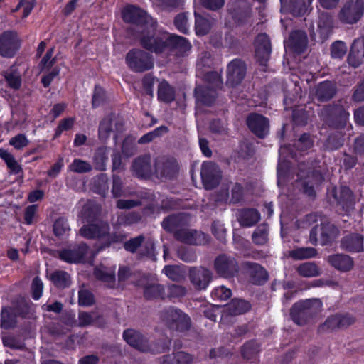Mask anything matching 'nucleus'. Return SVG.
Here are the masks:
<instances>
[{
  "instance_id": "nucleus-21",
  "label": "nucleus",
  "mask_w": 364,
  "mask_h": 364,
  "mask_svg": "<svg viewBox=\"0 0 364 364\" xmlns=\"http://www.w3.org/2000/svg\"><path fill=\"white\" fill-rule=\"evenodd\" d=\"M348 63L353 67H358L364 63V38L354 41L348 58Z\"/></svg>"
},
{
  "instance_id": "nucleus-18",
  "label": "nucleus",
  "mask_w": 364,
  "mask_h": 364,
  "mask_svg": "<svg viewBox=\"0 0 364 364\" xmlns=\"http://www.w3.org/2000/svg\"><path fill=\"white\" fill-rule=\"evenodd\" d=\"M190 277L192 284L196 289H204L211 280V273L205 268H193L190 272Z\"/></svg>"
},
{
  "instance_id": "nucleus-36",
  "label": "nucleus",
  "mask_w": 364,
  "mask_h": 364,
  "mask_svg": "<svg viewBox=\"0 0 364 364\" xmlns=\"http://www.w3.org/2000/svg\"><path fill=\"white\" fill-rule=\"evenodd\" d=\"M4 77L11 88L17 90L21 87V74L16 68H11L9 70L6 71L4 74Z\"/></svg>"
},
{
  "instance_id": "nucleus-15",
  "label": "nucleus",
  "mask_w": 364,
  "mask_h": 364,
  "mask_svg": "<svg viewBox=\"0 0 364 364\" xmlns=\"http://www.w3.org/2000/svg\"><path fill=\"white\" fill-rule=\"evenodd\" d=\"M271 46L269 38L264 33L259 34L255 40V55L261 65H264L269 58Z\"/></svg>"
},
{
  "instance_id": "nucleus-63",
  "label": "nucleus",
  "mask_w": 364,
  "mask_h": 364,
  "mask_svg": "<svg viewBox=\"0 0 364 364\" xmlns=\"http://www.w3.org/2000/svg\"><path fill=\"white\" fill-rule=\"evenodd\" d=\"M353 99L356 102L364 101V80L355 87L353 95Z\"/></svg>"
},
{
  "instance_id": "nucleus-54",
  "label": "nucleus",
  "mask_w": 364,
  "mask_h": 364,
  "mask_svg": "<svg viewBox=\"0 0 364 364\" xmlns=\"http://www.w3.org/2000/svg\"><path fill=\"white\" fill-rule=\"evenodd\" d=\"M105 101V91L100 87H95L93 97L92 105L96 107L100 105Z\"/></svg>"
},
{
  "instance_id": "nucleus-38",
  "label": "nucleus",
  "mask_w": 364,
  "mask_h": 364,
  "mask_svg": "<svg viewBox=\"0 0 364 364\" xmlns=\"http://www.w3.org/2000/svg\"><path fill=\"white\" fill-rule=\"evenodd\" d=\"M316 251L312 247H302L289 252V256L296 259H304L314 257Z\"/></svg>"
},
{
  "instance_id": "nucleus-5",
  "label": "nucleus",
  "mask_w": 364,
  "mask_h": 364,
  "mask_svg": "<svg viewBox=\"0 0 364 364\" xmlns=\"http://www.w3.org/2000/svg\"><path fill=\"white\" fill-rule=\"evenodd\" d=\"M363 11V2L361 0H352L341 8L338 18L344 23L353 24L359 21Z\"/></svg>"
},
{
  "instance_id": "nucleus-23",
  "label": "nucleus",
  "mask_w": 364,
  "mask_h": 364,
  "mask_svg": "<svg viewBox=\"0 0 364 364\" xmlns=\"http://www.w3.org/2000/svg\"><path fill=\"white\" fill-rule=\"evenodd\" d=\"M132 169L138 178H146L151 176L154 173H152L150 156H146L136 159L133 163Z\"/></svg>"
},
{
  "instance_id": "nucleus-6",
  "label": "nucleus",
  "mask_w": 364,
  "mask_h": 364,
  "mask_svg": "<svg viewBox=\"0 0 364 364\" xmlns=\"http://www.w3.org/2000/svg\"><path fill=\"white\" fill-rule=\"evenodd\" d=\"M338 234V229L331 223H321L314 227L310 232V240L313 244L326 245L334 239Z\"/></svg>"
},
{
  "instance_id": "nucleus-40",
  "label": "nucleus",
  "mask_w": 364,
  "mask_h": 364,
  "mask_svg": "<svg viewBox=\"0 0 364 364\" xmlns=\"http://www.w3.org/2000/svg\"><path fill=\"white\" fill-rule=\"evenodd\" d=\"M144 295L149 299L161 298L164 295V288L159 284L149 285L144 290Z\"/></svg>"
},
{
  "instance_id": "nucleus-20",
  "label": "nucleus",
  "mask_w": 364,
  "mask_h": 364,
  "mask_svg": "<svg viewBox=\"0 0 364 364\" xmlns=\"http://www.w3.org/2000/svg\"><path fill=\"white\" fill-rule=\"evenodd\" d=\"M176 237L181 242L191 245H202L207 241L205 234L189 229L179 230L176 232Z\"/></svg>"
},
{
  "instance_id": "nucleus-43",
  "label": "nucleus",
  "mask_w": 364,
  "mask_h": 364,
  "mask_svg": "<svg viewBox=\"0 0 364 364\" xmlns=\"http://www.w3.org/2000/svg\"><path fill=\"white\" fill-rule=\"evenodd\" d=\"M268 228L267 225L258 226L252 235V240L255 244L264 245L267 241Z\"/></svg>"
},
{
  "instance_id": "nucleus-14",
  "label": "nucleus",
  "mask_w": 364,
  "mask_h": 364,
  "mask_svg": "<svg viewBox=\"0 0 364 364\" xmlns=\"http://www.w3.org/2000/svg\"><path fill=\"white\" fill-rule=\"evenodd\" d=\"M250 129L257 136L264 137L269 132V121L262 115L251 114L247 119Z\"/></svg>"
},
{
  "instance_id": "nucleus-7",
  "label": "nucleus",
  "mask_w": 364,
  "mask_h": 364,
  "mask_svg": "<svg viewBox=\"0 0 364 364\" xmlns=\"http://www.w3.org/2000/svg\"><path fill=\"white\" fill-rule=\"evenodd\" d=\"M123 338L129 345L143 352L151 350L155 353H160L168 348V345L166 344L161 348L151 349L145 338H144V336H142L138 331L133 329H127L124 331L123 333Z\"/></svg>"
},
{
  "instance_id": "nucleus-55",
  "label": "nucleus",
  "mask_w": 364,
  "mask_h": 364,
  "mask_svg": "<svg viewBox=\"0 0 364 364\" xmlns=\"http://www.w3.org/2000/svg\"><path fill=\"white\" fill-rule=\"evenodd\" d=\"M154 84V77L151 75H146L143 78L142 85L145 94L153 96V87Z\"/></svg>"
},
{
  "instance_id": "nucleus-59",
  "label": "nucleus",
  "mask_w": 364,
  "mask_h": 364,
  "mask_svg": "<svg viewBox=\"0 0 364 364\" xmlns=\"http://www.w3.org/2000/svg\"><path fill=\"white\" fill-rule=\"evenodd\" d=\"M74 121V118H67L62 120L57 127L55 135H59L63 131L70 129L73 126Z\"/></svg>"
},
{
  "instance_id": "nucleus-8",
  "label": "nucleus",
  "mask_w": 364,
  "mask_h": 364,
  "mask_svg": "<svg viewBox=\"0 0 364 364\" xmlns=\"http://www.w3.org/2000/svg\"><path fill=\"white\" fill-rule=\"evenodd\" d=\"M21 41L14 31H8L0 36V55L12 58L19 49Z\"/></svg>"
},
{
  "instance_id": "nucleus-12",
  "label": "nucleus",
  "mask_w": 364,
  "mask_h": 364,
  "mask_svg": "<svg viewBox=\"0 0 364 364\" xmlns=\"http://www.w3.org/2000/svg\"><path fill=\"white\" fill-rule=\"evenodd\" d=\"M200 176L205 189H211L215 187L221 177L220 171L218 166L210 161L203 164Z\"/></svg>"
},
{
  "instance_id": "nucleus-57",
  "label": "nucleus",
  "mask_w": 364,
  "mask_h": 364,
  "mask_svg": "<svg viewBox=\"0 0 364 364\" xmlns=\"http://www.w3.org/2000/svg\"><path fill=\"white\" fill-rule=\"evenodd\" d=\"M257 353V348L252 342L246 343L242 348V355L246 359H250Z\"/></svg>"
},
{
  "instance_id": "nucleus-64",
  "label": "nucleus",
  "mask_w": 364,
  "mask_h": 364,
  "mask_svg": "<svg viewBox=\"0 0 364 364\" xmlns=\"http://www.w3.org/2000/svg\"><path fill=\"white\" fill-rule=\"evenodd\" d=\"M63 166V159L60 158L57 161L55 164H53V166L48 171V175L50 177L55 178L61 171Z\"/></svg>"
},
{
  "instance_id": "nucleus-19",
  "label": "nucleus",
  "mask_w": 364,
  "mask_h": 364,
  "mask_svg": "<svg viewBox=\"0 0 364 364\" xmlns=\"http://www.w3.org/2000/svg\"><path fill=\"white\" fill-rule=\"evenodd\" d=\"M333 28V18L328 13H323L319 16L318 22L317 33H313L311 36L314 38L317 37L321 41H324L330 36Z\"/></svg>"
},
{
  "instance_id": "nucleus-45",
  "label": "nucleus",
  "mask_w": 364,
  "mask_h": 364,
  "mask_svg": "<svg viewBox=\"0 0 364 364\" xmlns=\"http://www.w3.org/2000/svg\"><path fill=\"white\" fill-rule=\"evenodd\" d=\"M69 170L76 173H84L91 170V166L86 161L75 159L69 166Z\"/></svg>"
},
{
  "instance_id": "nucleus-9",
  "label": "nucleus",
  "mask_w": 364,
  "mask_h": 364,
  "mask_svg": "<svg viewBox=\"0 0 364 364\" xmlns=\"http://www.w3.org/2000/svg\"><path fill=\"white\" fill-rule=\"evenodd\" d=\"M162 319L170 326L178 331H184L190 326L189 317L182 311L169 309L162 315Z\"/></svg>"
},
{
  "instance_id": "nucleus-26",
  "label": "nucleus",
  "mask_w": 364,
  "mask_h": 364,
  "mask_svg": "<svg viewBox=\"0 0 364 364\" xmlns=\"http://www.w3.org/2000/svg\"><path fill=\"white\" fill-rule=\"evenodd\" d=\"M327 261L339 271L347 272L353 267V261L350 257L343 254H336L328 257Z\"/></svg>"
},
{
  "instance_id": "nucleus-29",
  "label": "nucleus",
  "mask_w": 364,
  "mask_h": 364,
  "mask_svg": "<svg viewBox=\"0 0 364 364\" xmlns=\"http://www.w3.org/2000/svg\"><path fill=\"white\" fill-rule=\"evenodd\" d=\"M174 98L173 88L166 80L160 82L158 87V99L164 102L169 103L173 101Z\"/></svg>"
},
{
  "instance_id": "nucleus-2",
  "label": "nucleus",
  "mask_w": 364,
  "mask_h": 364,
  "mask_svg": "<svg viewBox=\"0 0 364 364\" xmlns=\"http://www.w3.org/2000/svg\"><path fill=\"white\" fill-rule=\"evenodd\" d=\"M322 303L319 299H309L296 303L291 311L293 321L298 325L306 322V318L321 310Z\"/></svg>"
},
{
  "instance_id": "nucleus-3",
  "label": "nucleus",
  "mask_w": 364,
  "mask_h": 364,
  "mask_svg": "<svg viewBox=\"0 0 364 364\" xmlns=\"http://www.w3.org/2000/svg\"><path fill=\"white\" fill-rule=\"evenodd\" d=\"M126 63L128 67L135 72H144L150 70L154 66L151 55L139 49L131 50L127 54Z\"/></svg>"
},
{
  "instance_id": "nucleus-37",
  "label": "nucleus",
  "mask_w": 364,
  "mask_h": 364,
  "mask_svg": "<svg viewBox=\"0 0 364 364\" xmlns=\"http://www.w3.org/2000/svg\"><path fill=\"white\" fill-rule=\"evenodd\" d=\"M298 273L304 277H313L319 274V270L317 266L311 262H306L297 268Z\"/></svg>"
},
{
  "instance_id": "nucleus-42",
  "label": "nucleus",
  "mask_w": 364,
  "mask_h": 364,
  "mask_svg": "<svg viewBox=\"0 0 364 364\" xmlns=\"http://www.w3.org/2000/svg\"><path fill=\"white\" fill-rule=\"evenodd\" d=\"M312 0H292V13L295 16L305 14L311 4Z\"/></svg>"
},
{
  "instance_id": "nucleus-52",
  "label": "nucleus",
  "mask_w": 364,
  "mask_h": 364,
  "mask_svg": "<svg viewBox=\"0 0 364 364\" xmlns=\"http://www.w3.org/2000/svg\"><path fill=\"white\" fill-rule=\"evenodd\" d=\"M134 153L132 151L130 152V154H127L126 152V147L124 145L123 148H122V155L114 154L112 157L113 168L114 169L120 168L122 165L123 160H124L126 158H128L129 156L132 155Z\"/></svg>"
},
{
  "instance_id": "nucleus-22",
  "label": "nucleus",
  "mask_w": 364,
  "mask_h": 364,
  "mask_svg": "<svg viewBox=\"0 0 364 364\" xmlns=\"http://www.w3.org/2000/svg\"><path fill=\"white\" fill-rule=\"evenodd\" d=\"M341 247L342 249L350 252L363 251L364 248L363 237L359 234L347 235L342 239Z\"/></svg>"
},
{
  "instance_id": "nucleus-62",
  "label": "nucleus",
  "mask_w": 364,
  "mask_h": 364,
  "mask_svg": "<svg viewBox=\"0 0 364 364\" xmlns=\"http://www.w3.org/2000/svg\"><path fill=\"white\" fill-rule=\"evenodd\" d=\"M37 210V205H29L26 208L25 210V221L27 224H31L33 221Z\"/></svg>"
},
{
  "instance_id": "nucleus-51",
  "label": "nucleus",
  "mask_w": 364,
  "mask_h": 364,
  "mask_svg": "<svg viewBox=\"0 0 364 364\" xmlns=\"http://www.w3.org/2000/svg\"><path fill=\"white\" fill-rule=\"evenodd\" d=\"M28 144V140L23 134H18L12 137L9 141V144L13 146L16 149H21L26 146Z\"/></svg>"
},
{
  "instance_id": "nucleus-34",
  "label": "nucleus",
  "mask_w": 364,
  "mask_h": 364,
  "mask_svg": "<svg viewBox=\"0 0 364 364\" xmlns=\"http://www.w3.org/2000/svg\"><path fill=\"white\" fill-rule=\"evenodd\" d=\"M250 308V304L242 299H233L231 303L227 306V310L232 315L243 314L248 311Z\"/></svg>"
},
{
  "instance_id": "nucleus-44",
  "label": "nucleus",
  "mask_w": 364,
  "mask_h": 364,
  "mask_svg": "<svg viewBox=\"0 0 364 364\" xmlns=\"http://www.w3.org/2000/svg\"><path fill=\"white\" fill-rule=\"evenodd\" d=\"M53 231L55 235L63 236L70 231V227L67 223V220L60 218L54 223Z\"/></svg>"
},
{
  "instance_id": "nucleus-58",
  "label": "nucleus",
  "mask_w": 364,
  "mask_h": 364,
  "mask_svg": "<svg viewBox=\"0 0 364 364\" xmlns=\"http://www.w3.org/2000/svg\"><path fill=\"white\" fill-rule=\"evenodd\" d=\"M160 132H166L167 128L165 127H161L158 129H156L154 132H149L144 136H142L139 140V142L142 143H146L151 141L155 136L159 135Z\"/></svg>"
},
{
  "instance_id": "nucleus-50",
  "label": "nucleus",
  "mask_w": 364,
  "mask_h": 364,
  "mask_svg": "<svg viewBox=\"0 0 364 364\" xmlns=\"http://www.w3.org/2000/svg\"><path fill=\"white\" fill-rule=\"evenodd\" d=\"M79 304L81 306H90L94 302L93 295L85 289L79 291Z\"/></svg>"
},
{
  "instance_id": "nucleus-24",
  "label": "nucleus",
  "mask_w": 364,
  "mask_h": 364,
  "mask_svg": "<svg viewBox=\"0 0 364 364\" xmlns=\"http://www.w3.org/2000/svg\"><path fill=\"white\" fill-rule=\"evenodd\" d=\"M122 18L127 23H139L147 21L146 14L134 6H127L122 11Z\"/></svg>"
},
{
  "instance_id": "nucleus-48",
  "label": "nucleus",
  "mask_w": 364,
  "mask_h": 364,
  "mask_svg": "<svg viewBox=\"0 0 364 364\" xmlns=\"http://www.w3.org/2000/svg\"><path fill=\"white\" fill-rule=\"evenodd\" d=\"M174 24L176 28L183 33H187L189 25L188 23V18L185 14H180L176 18Z\"/></svg>"
},
{
  "instance_id": "nucleus-31",
  "label": "nucleus",
  "mask_w": 364,
  "mask_h": 364,
  "mask_svg": "<svg viewBox=\"0 0 364 364\" xmlns=\"http://www.w3.org/2000/svg\"><path fill=\"white\" fill-rule=\"evenodd\" d=\"M260 219V215L255 209H248L242 211L240 223L243 226L250 227L255 225Z\"/></svg>"
},
{
  "instance_id": "nucleus-13",
  "label": "nucleus",
  "mask_w": 364,
  "mask_h": 364,
  "mask_svg": "<svg viewBox=\"0 0 364 364\" xmlns=\"http://www.w3.org/2000/svg\"><path fill=\"white\" fill-rule=\"evenodd\" d=\"M246 73L245 64L240 60H233L228 66L227 84L235 87L239 85Z\"/></svg>"
},
{
  "instance_id": "nucleus-16",
  "label": "nucleus",
  "mask_w": 364,
  "mask_h": 364,
  "mask_svg": "<svg viewBox=\"0 0 364 364\" xmlns=\"http://www.w3.org/2000/svg\"><path fill=\"white\" fill-rule=\"evenodd\" d=\"M215 267L220 275L228 277L237 272V262L232 257L222 255L215 259Z\"/></svg>"
},
{
  "instance_id": "nucleus-60",
  "label": "nucleus",
  "mask_w": 364,
  "mask_h": 364,
  "mask_svg": "<svg viewBox=\"0 0 364 364\" xmlns=\"http://www.w3.org/2000/svg\"><path fill=\"white\" fill-rule=\"evenodd\" d=\"M213 233L218 237L220 240H223L225 237V230L223 227V225L218 222H215L212 226Z\"/></svg>"
},
{
  "instance_id": "nucleus-4",
  "label": "nucleus",
  "mask_w": 364,
  "mask_h": 364,
  "mask_svg": "<svg viewBox=\"0 0 364 364\" xmlns=\"http://www.w3.org/2000/svg\"><path fill=\"white\" fill-rule=\"evenodd\" d=\"M108 230L109 226L107 223L98 222L95 224L84 225L80 228V234L82 237L88 239L102 238L107 242V245L113 242H119L123 240L124 237L122 236H114L110 239L109 236L107 235Z\"/></svg>"
},
{
  "instance_id": "nucleus-47",
  "label": "nucleus",
  "mask_w": 364,
  "mask_h": 364,
  "mask_svg": "<svg viewBox=\"0 0 364 364\" xmlns=\"http://www.w3.org/2000/svg\"><path fill=\"white\" fill-rule=\"evenodd\" d=\"M347 51V46L342 41H336L331 46V56L334 58H341Z\"/></svg>"
},
{
  "instance_id": "nucleus-35",
  "label": "nucleus",
  "mask_w": 364,
  "mask_h": 364,
  "mask_svg": "<svg viewBox=\"0 0 364 364\" xmlns=\"http://www.w3.org/2000/svg\"><path fill=\"white\" fill-rule=\"evenodd\" d=\"M0 157L5 161L12 173L15 174L20 173L21 167L11 154L9 153L6 150L0 149Z\"/></svg>"
},
{
  "instance_id": "nucleus-17",
  "label": "nucleus",
  "mask_w": 364,
  "mask_h": 364,
  "mask_svg": "<svg viewBox=\"0 0 364 364\" xmlns=\"http://www.w3.org/2000/svg\"><path fill=\"white\" fill-rule=\"evenodd\" d=\"M307 36L306 33L301 31H296L293 32L289 40L285 42L286 49L293 50L295 53H301L306 48Z\"/></svg>"
},
{
  "instance_id": "nucleus-11",
  "label": "nucleus",
  "mask_w": 364,
  "mask_h": 364,
  "mask_svg": "<svg viewBox=\"0 0 364 364\" xmlns=\"http://www.w3.org/2000/svg\"><path fill=\"white\" fill-rule=\"evenodd\" d=\"M89 254L87 246L82 243L60 251L59 257L68 263H80L85 260Z\"/></svg>"
},
{
  "instance_id": "nucleus-41",
  "label": "nucleus",
  "mask_w": 364,
  "mask_h": 364,
  "mask_svg": "<svg viewBox=\"0 0 364 364\" xmlns=\"http://www.w3.org/2000/svg\"><path fill=\"white\" fill-rule=\"evenodd\" d=\"M99 318H100V316L96 312H92V313L80 312L79 314V316H78L79 325L80 326H85L99 323H98Z\"/></svg>"
},
{
  "instance_id": "nucleus-56",
  "label": "nucleus",
  "mask_w": 364,
  "mask_h": 364,
  "mask_svg": "<svg viewBox=\"0 0 364 364\" xmlns=\"http://www.w3.org/2000/svg\"><path fill=\"white\" fill-rule=\"evenodd\" d=\"M341 315H333L327 318L324 323V326L329 329L341 328Z\"/></svg>"
},
{
  "instance_id": "nucleus-61",
  "label": "nucleus",
  "mask_w": 364,
  "mask_h": 364,
  "mask_svg": "<svg viewBox=\"0 0 364 364\" xmlns=\"http://www.w3.org/2000/svg\"><path fill=\"white\" fill-rule=\"evenodd\" d=\"M144 237L142 236H139L136 238L130 240L129 242L124 244V248L130 252H134L136 251L137 247L141 244Z\"/></svg>"
},
{
  "instance_id": "nucleus-46",
  "label": "nucleus",
  "mask_w": 364,
  "mask_h": 364,
  "mask_svg": "<svg viewBox=\"0 0 364 364\" xmlns=\"http://www.w3.org/2000/svg\"><path fill=\"white\" fill-rule=\"evenodd\" d=\"M211 294L215 300L225 301L230 297L231 290L224 286H220L215 288Z\"/></svg>"
},
{
  "instance_id": "nucleus-28",
  "label": "nucleus",
  "mask_w": 364,
  "mask_h": 364,
  "mask_svg": "<svg viewBox=\"0 0 364 364\" xmlns=\"http://www.w3.org/2000/svg\"><path fill=\"white\" fill-rule=\"evenodd\" d=\"M192 360V356L185 352H178L161 358L162 364H189Z\"/></svg>"
},
{
  "instance_id": "nucleus-33",
  "label": "nucleus",
  "mask_w": 364,
  "mask_h": 364,
  "mask_svg": "<svg viewBox=\"0 0 364 364\" xmlns=\"http://www.w3.org/2000/svg\"><path fill=\"white\" fill-rule=\"evenodd\" d=\"M49 279L58 287H66L70 284V276L64 271H55L51 274H48Z\"/></svg>"
},
{
  "instance_id": "nucleus-49",
  "label": "nucleus",
  "mask_w": 364,
  "mask_h": 364,
  "mask_svg": "<svg viewBox=\"0 0 364 364\" xmlns=\"http://www.w3.org/2000/svg\"><path fill=\"white\" fill-rule=\"evenodd\" d=\"M32 296L33 299L38 300L41 298L43 289V284L42 281L38 277H35L32 282L31 286Z\"/></svg>"
},
{
  "instance_id": "nucleus-32",
  "label": "nucleus",
  "mask_w": 364,
  "mask_h": 364,
  "mask_svg": "<svg viewBox=\"0 0 364 364\" xmlns=\"http://www.w3.org/2000/svg\"><path fill=\"white\" fill-rule=\"evenodd\" d=\"M196 22L195 28L197 35L203 36L206 34L210 29L213 21L207 16H203L195 12Z\"/></svg>"
},
{
  "instance_id": "nucleus-10",
  "label": "nucleus",
  "mask_w": 364,
  "mask_h": 364,
  "mask_svg": "<svg viewBox=\"0 0 364 364\" xmlns=\"http://www.w3.org/2000/svg\"><path fill=\"white\" fill-rule=\"evenodd\" d=\"M178 171V165L173 159L159 158L154 164V174L161 180L171 178Z\"/></svg>"
},
{
  "instance_id": "nucleus-27",
  "label": "nucleus",
  "mask_w": 364,
  "mask_h": 364,
  "mask_svg": "<svg viewBox=\"0 0 364 364\" xmlns=\"http://www.w3.org/2000/svg\"><path fill=\"white\" fill-rule=\"evenodd\" d=\"M335 93V87L331 82H321L316 87L315 95L319 101H326L331 99Z\"/></svg>"
},
{
  "instance_id": "nucleus-53",
  "label": "nucleus",
  "mask_w": 364,
  "mask_h": 364,
  "mask_svg": "<svg viewBox=\"0 0 364 364\" xmlns=\"http://www.w3.org/2000/svg\"><path fill=\"white\" fill-rule=\"evenodd\" d=\"M111 129V120L109 119H105L102 121L99 127V135L102 139L108 137Z\"/></svg>"
},
{
  "instance_id": "nucleus-1",
  "label": "nucleus",
  "mask_w": 364,
  "mask_h": 364,
  "mask_svg": "<svg viewBox=\"0 0 364 364\" xmlns=\"http://www.w3.org/2000/svg\"><path fill=\"white\" fill-rule=\"evenodd\" d=\"M141 45L146 49L159 53L167 48L178 49L181 52H186L191 49L190 43L183 37L178 36H144L141 39Z\"/></svg>"
},
{
  "instance_id": "nucleus-25",
  "label": "nucleus",
  "mask_w": 364,
  "mask_h": 364,
  "mask_svg": "<svg viewBox=\"0 0 364 364\" xmlns=\"http://www.w3.org/2000/svg\"><path fill=\"white\" fill-rule=\"evenodd\" d=\"M115 266L106 267L100 264L95 269V277L108 287H113L115 282Z\"/></svg>"
},
{
  "instance_id": "nucleus-30",
  "label": "nucleus",
  "mask_w": 364,
  "mask_h": 364,
  "mask_svg": "<svg viewBox=\"0 0 364 364\" xmlns=\"http://www.w3.org/2000/svg\"><path fill=\"white\" fill-rule=\"evenodd\" d=\"M196 100L203 104L210 105L215 97V92L212 88L198 86L195 89Z\"/></svg>"
},
{
  "instance_id": "nucleus-39",
  "label": "nucleus",
  "mask_w": 364,
  "mask_h": 364,
  "mask_svg": "<svg viewBox=\"0 0 364 364\" xmlns=\"http://www.w3.org/2000/svg\"><path fill=\"white\" fill-rule=\"evenodd\" d=\"M162 272L173 281H180L184 277L182 269L176 265L165 266Z\"/></svg>"
}]
</instances>
